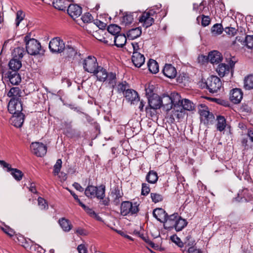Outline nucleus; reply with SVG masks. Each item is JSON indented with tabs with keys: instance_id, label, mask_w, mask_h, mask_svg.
I'll return each instance as SVG.
<instances>
[{
	"instance_id": "obj_30",
	"label": "nucleus",
	"mask_w": 253,
	"mask_h": 253,
	"mask_svg": "<svg viewBox=\"0 0 253 253\" xmlns=\"http://www.w3.org/2000/svg\"><path fill=\"white\" fill-rule=\"evenodd\" d=\"M9 69L11 70V71L18 72L19 69L22 66V63L20 60L16 58L11 59L9 62Z\"/></svg>"
},
{
	"instance_id": "obj_41",
	"label": "nucleus",
	"mask_w": 253,
	"mask_h": 253,
	"mask_svg": "<svg viewBox=\"0 0 253 253\" xmlns=\"http://www.w3.org/2000/svg\"><path fill=\"white\" fill-rule=\"evenodd\" d=\"M121 28L119 26L115 24H112L108 27L107 31L112 36H117L120 32Z\"/></svg>"
},
{
	"instance_id": "obj_46",
	"label": "nucleus",
	"mask_w": 253,
	"mask_h": 253,
	"mask_svg": "<svg viewBox=\"0 0 253 253\" xmlns=\"http://www.w3.org/2000/svg\"><path fill=\"white\" fill-rule=\"evenodd\" d=\"M223 28L220 24H216L214 25L211 28V32L213 34L218 35L222 33Z\"/></svg>"
},
{
	"instance_id": "obj_2",
	"label": "nucleus",
	"mask_w": 253,
	"mask_h": 253,
	"mask_svg": "<svg viewBox=\"0 0 253 253\" xmlns=\"http://www.w3.org/2000/svg\"><path fill=\"white\" fill-rule=\"evenodd\" d=\"M199 85L202 88H207L211 93L217 92L222 86V83L219 78L215 76H211L208 78L205 82L199 83Z\"/></svg>"
},
{
	"instance_id": "obj_15",
	"label": "nucleus",
	"mask_w": 253,
	"mask_h": 253,
	"mask_svg": "<svg viewBox=\"0 0 253 253\" xmlns=\"http://www.w3.org/2000/svg\"><path fill=\"white\" fill-rule=\"evenodd\" d=\"M171 118L174 120L175 118L178 120L182 119L185 114V110L179 105V103H175L172 107Z\"/></svg>"
},
{
	"instance_id": "obj_37",
	"label": "nucleus",
	"mask_w": 253,
	"mask_h": 253,
	"mask_svg": "<svg viewBox=\"0 0 253 253\" xmlns=\"http://www.w3.org/2000/svg\"><path fill=\"white\" fill-rule=\"evenodd\" d=\"M158 179L157 173L154 170H150L146 176V180L152 184L155 183L158 181Z\"/></svg>"
},
{
	"instance_id": "obj_31",
	"label": "nucleus",
	"mask_w": 253,
	"mask_h": 253,
	"mask_svg": "<svg viewBox=\"0 0 253 253\" xmlns=\"http://www.w3.org/2000/svg\"><path fill=\"white\" fill-rule=\"evenodd\" d=\"M53 5L55 8L59 10H65L69 6L67 0H54Z\"/></svg>"
},
{
	"instance_id": "obj_33",
	"label": "nucleus",
	"mask_w": 253,
	"mask_h": 253,
	"mask_svg": "<svg viewBox=\"0 0 253 253\" xmlns=\"http://www.w3.org/2000/svg\"><path fill=\"white\" fill-rule=\"evenodd\" d=\"M21 91L18 87H13L10 88L7 93V96L11 98L20 99Z\"/></svg>"
},
{
	"instance_id": "obj_5",
	"label": "nucleus",
	"mask_w": 253,
	"mask_h": 253,
	"mask_svg": "<svg viewBox=\"0 0 253 253\" xmlns=\"http://www.w3.org/2000/svg\"><path fill=\"white\" fill-rule=\"evenodd\" d=\"M84 194L87 197H96L98 199H103L105 195V186L101 185L96 187L89 185L85 188Z\"/></svg>"
},
{
	"instance_id": "obj_1",
	"label": "nucleus",
	"mask_w": 253,
	"mask_h": 253,
	"mask_svg": "<svg viewBox=\"0 0 253 253\" xmlns=\"http://www.w3.org/2000/svg\"><path fill=\"white\" fill-rule=\"evenodd\" d=\"M100 82H106L108 85L113 89L117 83L116 75L113 72L108 73L103 67L99 66L96 71L93 73Z\"/></svg>"
},
{
	"instance_id": "obj_40",
	"label": "nucleus",
	"mask_w": 253,
	"mask_h": 253,
	"mask_svg": "<svg viewBox=\"0 0 253 253\" xmlns=\"http://www.w3.org/2000/svg\"><path fill=\"white\" fill-rule=\"evenodd\" d=\"M217 123L216 124L217 129L220 131H223L226 126V120L225 118L221 116L217 118Z\"/></svg>"
},
{
	"instance_id": "obj_60",
	"label": "nucleus",
	"mask_w": 253,
	"mask_h": 253,
	"mask_svg": "<svg viewBox=\"0 0 253 253\" xmlns=\"http://www.w3.org/2000/svg\"><path fill=\"white\" fill-rule=\"evenodd\" d=\"M79 253H87V248L84 244H80L77 247Z\"/></svg>"
},
{
	"instance_id": "obj_6",
	"label": "nucleus",
	"mask_w": 253,
	"mask_h": 253,
	"mask_svg": "<svg viewBox=\"0 0 253 253\" xmlns=\"http://www.w3.org/2000/svg\"><path fill=\"white\" fill-rule=\"evenodd\" d=\"M199 113L201 122L205 125L212 124L214 121V116L211 113L206 106L201 104L199 107Z\"/></svg>"
},
{
	"instance_id": "obj_8",
	"label": "nucleus",
	"mask_w": 253,
	"mask_h": 253,
	"mask_svg": "<svg viewBox=\"0 0 253 253\" xmlns=\"http://www.w3.org/2000/svg\"><path fill=\"white\" fill-rule=\"evenodd\" d=\"M156 14V11L153 9L146 11L139 17V21L143 27H149L154 23V16Z\"/></svg>"
},
{
	"instance_id": "obj_50",
	"label": "nucleus",
	"mask_w": 253,
	"mask_h": 253,
	"mask_svg": "<svg viewBox=\"0 0 253 253\" xmlns=\"http://www.w3.org/2000/svg\"><path fill=\"white\" fill-rule=\"evenodd\" d=\"M245 44L249 48H253V36H247L245 40Z\"/></svg>"
},
{
	"instance_id": "obj_11",
	"label": "nucleus",
	"mask_w": 253,
	"mask_h": 253,
	"mask_svg": "<svg viewBox=\"0 0 253 253\" xmlns=\"http://www.w3.org/2000/svg\"><path fill=\"white\" fill-rule=\"evenodd\" d=\"M8 110L10 114L16 115L21 113L23 107L20 99L11 98L7 106Z\"/></svg>"
},
{
	"instance_id": "obj_24",
	"label": "nucleus",
	"mask_w": 253,
	"mask_h": 253,
	"mask_svg": "<svg viewBox=\"0 0 253 253\" xmlns=\"http://www.w3.org/2000/svg\"><path fill=\"white\" fill-rule=\"evenodd\" d=\"M11 121L12 124L14 126L16 127H20L22 126L24 121V115L22 113L13 115Z\"/></svg>"
},
{
	"instance_id": "obj_28",
	"label": "nucleus",
	"mask_w": 253,
	"mask_h": 253,
	"mask_svg": "<svg viewBox=\"0 0 253 253\" xmlns=\"http://www.w3.org/2000/svg\"><path fill=\"white\" fill-rule=\"evenodd\" d=\"M141 28L140 27H137L128 30L126 35L128 39L134 40L139 37L141 35Z\"/></svg>"
},
{
	"instance_id": "obj_22",
	"label": "nucleus",
	"mask_w": 253,
	"mask_h": 253,
	"mask_svg": "<svg viewBox=\"0 0 253 253\" xmlns=\"http://www.w3.org/2000/svg\"><path fill=\"white\" fill-rule=\"evenodd\" d=\"M208 58L212 64H218L222 60L221 54L216 50H213L209 53Z\"/></svg>"
},
{
	"instance_id": "obj_48",
	"label": "nucleus",
	"mask_w": 253,
	"mask_h": 253,
	"mask_svg": "<svg viewBox=\"0 0 253 253\" xmlns=\"http://www.w3.org/2000/svg\"><path fill=\"white\" fill-rule=\"evenodd\" d=\"M24 16L25 15L22 10L17 11L15 19V25L16 27H18L20 23L24 19Z\"/></svg>"
},
{
	"instance_id": "obj_18",
	"label": "nucleus",
	"mask_w": 253,
	"mask_h": 253,
	"mask_svg": "<svg viewBox=\"0 0 253 253\" xmlns=\"http://www.w3.org/2000/svg\"><path fill=\"white\" fill-rule=\"evenodd\" d=\"M64 51L67 57L70 58L74 59L80 55L78 49L71 44H67L65 45Z\"/></svg>"
},
{
	"instance_id": "obj_61",
	"label": "nucleus",
	"mask_w": 253,
	"mask_h": 253,
	"mask_svg": "<svg viewBox=\"0 0 253 253\" xmlns=\"http://www.w3.org/2000/svg\"><path fill=\"white\" fill-rule=\"evenodd\" d=\"M95 25L100 29H104L106 27V24L99 20H96L95 22Z\"/></svg>"
},
{
	"instance_id": "obj_47",
	"label": "nucleus",
	"mask_w": 253,
	"mask_h": 253,
	"mask_svg": "<svg viewBox=\"0 0 253 253\" xmlns=\"http://www.w3.org/2000/svg\"><path fill=\"white\" fill-rule=\"evenodd\" d=\"M62 162L61 159H59L56 161V162L53 167V168H54L53 174L55 175H58L59 174V173L60 172L61 167H62Z\"/></svg>"
},
{
	"instance_id": "obj_34",
	"label": "nucleus",
	"mask_w": 253,
	"mask_h": 253,
	"mask_svg": "<svg viewBox=\"0 0 253 253\" xmlns=\"http://www.w3.org/2000/svg\"><path fill=\"white\" fill-rule=\"evenodd\" d=\"M59 223L65 232H69L72 228V224L70 221L65 218L59 220Z\"/></svg>"
},
{
	"instance_id": "obj_45",
	"label": "nucleus",
	"mask_w": 253,
	"mask_h": 253,
	"mask_svg": "<svg viewBox=\"0 0 253 253\" xmlns=\"http://www.w3.org/2000/svg\"><path fill=\"white\" fill-rule=\"evenodd\" d=\"M10 171H11V174L16 180L20 181L22 179L23 173L21 170L11 168Z\"/></svg>"
},
{
	"instance_id": "obj_20",
	"label": "nucleus",
	"mask_w": 253,
	"mask_h": 253,
	"mask_svg": "<svg viewBox=\"0 0 253 253\" xmlns=\"http://www.w3.org/2000/svg\"><path fill=\"white\" fill-rule=\"evenodd\" d=\"M150 107L153 109H158L161 107V97L157 94H153L148 100Z\"/></svg>"
},
{
	"instance_id": "obj_36",
	"label": "nucleus",
	"mask_w": 253,
	"mask_h": 253,
	"mask_svg": "<svg viewBox=\"0 0 253 253\" xmlns=\"http://www.w3.org/2000/svg\"><path fill=\"white\" fill-rule=\"evenodd\" d=\"M149 71L153 74H156L159 71V65L158 63L153 59H150L147 63Z\"/></svg>"
},
{
	"instance_id": "obj_35",
	"label": "nucleus",
	"mask_w": 253,
	"mask_h": 253,
	"mask_svg": "<svg viewBox=\"0 0 253 253\" xmlns=\"http://www.w3.org/2000/svg\"><path fill=\"white\" fill-rule=\"evenodd\" d=\"M111 194L113 197L114 204L118 205L120 202V199L122 198L123 194L118 188H115L112 192Z\"/></svg>"
},
{
	"instance_id": "obj_63",
	"label": "nucleus",
	"mask_w": 253,
	"mask_h": 253,
	"mask_svg": "<svg viewBox=\"0 0 253 253\" xmlns=\"http://www.w3.org/2000/svg\"><path fill=\"white\" fill-rule=\"evenodd\" d=\"M0 165L2 166H3V168H7V171H10L11 168L9 164L6 163L4 161L0 160Z\"/></svg>"
},
{
	"instance_id": "obj_57",
	"label": "nucleus",
	"mask_w": 253,
	"mask_h": 253,
	"mask_svg": "<svg viewBox=\"0 0 253 253\" xmlns=\"http://www.w3.org/2000/svg\"><path fill=\"white\" fill-rule=\"evenodd\" d=\"M82 19L84 23H88L92 20V16L90 13H86L82 16Z\"/></svg>"
},
{
	"instance_id": "obj_42",
	"label": "nucleus",
	"mask_w": 253,
	"mask_h": 253,
	"mask_svg": "<svg viewBox=\"0 0 253 253\" xmlns=\"http://www.w3.org/2000/svg\"><path fill=\"white\" fill-rule=\"evenodd\" d=\"M244 87L246 89L253 88V75H249L245 79Z\"/></svg>"
},
{
	"instance_id": "obj_7",
	"label": "nucleus",
	"mask_w": 253,
	"mask_h": 253,
	"mask_svg": "<svg viewBox=\"0 0 253 253\" xmlns=\"http://www.w3.org/2000/svg\"><path fill=\"white\" fill-rule=\"evenodd\" d=\"M49 48L52 53H61L65 48V42L60 37L53 38L49 43Z\"/></svg>"
},
{
	"instance_id": "obj_12",
	"label": "nucleus",
	"mask_w": 253,
	"mask_h": 253,
	"mask_svg": "<svg viewBox=\"0 0 253 253\" xmlns=\"http://www.w3.org/2000/svg\"><path fill=\"white\" fill-rule=\"evenodd\" d=\"M30 149L33 153L38 157L43 156L47 152V147L43 143L39 142H32Z\"/></svg>"
},
{
	"instance_id": "obj_53",
	"label": "nucleus",
	"mask_w": 253,
	"mask_h": 253,
	"mask_svg": "<svg viewBox=\"0 0 253 253\" xmlns=\"http://www.w3.org/2000/svg\"><path fill=\"white\" fill-rule=\"evenodd\" d=\"M32 252H35V253H44L45 250H44L41 246L39 245L35 244L31 247Z\"/></svg>"
},
{
	"instance_id": "obj_23",
	"label": "nucleus",
	"mask_w": 253,
	"mask_h": 253,
	"mask_svg": "<svg viewBox=\"0 0 253 253\" xmlns=\"http://www.w3.org/2000/svg\"><path fill=\"white\" fill-rule=\"evenodd\" d=\"M153 214L158 221L161 222H165L166 218L167 216V213L166 211L162 208H157L153 211Z\"/></svg>"
},
{
	"instance_id": "obj_54",
	"label": "nucleus",
	"mask_w": 253,
	"mask_h": 253,
	"mask_svg": "<svg viewBox=\"0 0 253 253\" xmlns=\"http://www.w3.org/2000/svg\"><path fill=\"white\" fill-rule=\"evenodd\" d=\"M38 205L41 210H45L48 208V205L44 199L39 197L38 199Z\"/></svg>"
},
{
	"instance_id": "obj_58",
	"label": "nucleus",
	"mask_w": 253,
	"mask_h": 253,
	"mask_svg": "<svg viewBox=\"0 0 253 253\" xmlns=\"http://www.w3.org/2000/svg\"><path fill=\"white\" fill-rule=\"evenodd\" d=\"M2 230L9 236H12L15 234L14 231L8 226L2 227Z\"/></svg>"
},
{
	"instance_id": "obj_38",
	"label": "nucleus",
	"mask_w": 253,
	"mask_h": 253,
	"mask_svg": "<svg viewBox=\"0 0 253 253\" xmlns=\"http://www.w3.org/2000/svg\"><path fill=\"white\" fill-rule=\"evenodd\" d=\"M187 222L184 219L182 218L180 216L174 223V227L176 231L182 230L187 225Z\"/></svg>"
},
{
	"instance_id": "obj_62",
	"label": "nucleus",
	"mask_w": 253,
	"mask_h": 253,
	"mask_svg": "<svg viewBox=\"0 0 253 253\" xmlns=\"http://www.w3.org/2000/svg\"><path fill=\"white\" fill-rule=\"evenodd\" d=\"M188 253H202L200 250L195 248L193 246L188 248Z\"/></svg>"
},
{
	"instance_id": "obj_25",
	"label": "nucleus",
	"mask_w": 253,
	"mask_h": 253,
	"mask_svg": "<svg viewBox=\"0 0 253 253\" xmlns=\"http://www.w3.org/2000/svg\"><path fill=\"white\" fill-rule=\"evenodd\" d=\"M179 217L177 213H173L169 216L167 214L164 222L165 225L168 226V228H172Z\"/></svg>"
},
{
	"instance_id": "obj_4",
	"label": "nucleus",
	"mask_w": 253,
	"mask_h": 253,
	"mask_svg": "<svg viewBox=\"0 0 253 253\" xmlns=\"http://www.w3.org/2000/svg\"><path fill=\"white\" fill-rule=\"evenodd\" d=\"M24 42L26 43V50L29 54L35 55L39 54L41 45L37 40L27 35L24 37Z\"/></svg>"
},
{
	"instance_id": "obj_51",
	"label": "nucleus",
	"mask_w": 253,
	"mask_h": 253,
	"mask_svg": "<svg viewBox=\"0 0 253 253\" xmlns=\"http://www.w3.org/2000/svg\"><path fill=\"white\" fill-rule=\"evenodd\" d=\"M151 197L152 201L155 203L161 202L163 199L162 195L156 193H151Z\"/></svg>"
},
{
	"instance_id": "obj_55",
	"label": "nucleus",
	"mask_w": 253,
	"mask_h": 253,
	"mask_svg": "<svg viewBox=\"0 0 253 253\" xmlns=\"http://www.w3.org/2000/svg\"><path fill=\"white\" fill-rule=\"evenodd\" d=\"M150 189L149 186L147 183H143L142 184L141 194L143 195H147L150 192Z\"/></svg>"
},
{
	"instance_id": "obj_29",
	"label": "nucleus",
	"mask_w": 253,
	"mask_h": 253,
	"mask_svg": "<svg viewBox=\"0 0 253 253\" xmlns=\"http://www.w3.org/2000/svg\"><path fill=\"white\" fill-rule=\"evenodd\" d=\"M126 38L124 34H119L114 37L115 45L117 47H122L126 43Z\"/></svg>"
},
{
	"instance_id": "obj_64",
	"label": "nucleus",
	"mask_w": 253,
	"mask_h": 253,
	"mask_svg": "<svg viewBox=\"0 0 253 253\" xmlns=\"http://www.w3.org/2000/svg\"><path fill=\"white\" fill-rule=\"evenodd\" d=\"M73 186L77 190L79 191L80 192H83L84 190V189L83 187L81 186V185L77 183V182H74L73 184Z\"/></svg>"
},
{
	"instance_id": "obj_52",
	"label": "nucleus",
	"mask_w": 253,
	"mask_h": 253,
	"mask_svg": "<svg viewBox=\"0 0 253 253\" xmlns=\"http://www.w3.org/2000/svg\"><path fill=\"white\" fill-rule=\"evenodd\" d=\"M85 212L91 217L99 219V216L95 213V212L89 207L85 206V208H83Z\"/></svg>"
},
{
	"instance_id": "obj_27",
	"label": "nucleus",
	"mask_w": 253,
	"mask_h": 253,
	"mask_svg": "<svg viewBox=\"0 0 253 253\" xmlns=\"http://www.w3.org/2000/svg\"><path fill=\"white\" fill-rule=\"evenodd\" d=\"M134 12H126L120 19L121 24L126 25L131 24L133 21V14Z\"/></svg>"
},
{
	"instance_id": "obj_13",
	"label": "nucleus",
	"mask_w": 253,
	"mask_h": 253,
	"mask_svg": "<svg viewBox=\"0 0 253 253\" xmlns=\"http://www.w3.org/2000/svg\"><path fill=\"white\" fill-rule=\"evenodd\" d=\"M145 57L141 52H133L131 60L133 65L137 68L141 67L145 62Z\"/></svg>"
},
{
	"instance_id": "obj_3",
	"label": "nucleus",
	"mask_w": 253,
	"mask_h": 253,
	"mask_svg": "<svg viewBox=\"0 0 253 253\" xmlns=\"http://www.w3.org/2000/svg\"><path fill=\"white\" fill-rule=\"evenodd\" d=\"M180 96L178 93H172L170 96L164 94L161 97V107H163L166 111H169L172 108L174 104L179 102Z\"/></svg>"
},
{
	"instance_id": "obj_9",
	"label": "nucleus",
	"mask_w": 253,
	"mask_h": 253,
	"mask_svg": "<svg viewBox=\"0 0 253 253\" xmlns=\"http://www.w3.org/2000/svg\"><path fill=\"white\" fill-rule=\"evenodd\" d=\"M138 211V208L136 203L133 204L129 201L122 202L121 206V213L122 215L126 216L129 214H133Z\"/></svg>"
},
{
	"instance_id": "obj_44",
	"label": "nucleus",
	"mask_w": 253,
	"mask_h": 253,
	"mask_svg": "<svg viewBox=\"0 0 253 253\" xmlns=\"http://www.w3.org/2000/svg\"><path fill=\"white\" fill-rule=\"evenodd\" d=\"M131 46L133 49V52H141L143 51V43L141 42H132Z\"/></svg>"
},
{
	"instance_id": "obj_43",
	"label": "nucleus",
	"mask_w": 253,
	"mask_h": 253,
	"mask_svg": "<svg viewBox=\"0 0 253 253\" xmlns=\"http://www.w3.org/2000/svg\"><path fill=\"white\" fill-rule=\"evenodd\" d=\"M183 244H184V246L190 248L195 244V241L190 234H188L184 238Z\"/></svg>"
},
{
	"instance_id": "obj_26",
	"label": "nucleus",
	"mask_w": 253,
	"mask_h": 253,
	"mask_svg": "<svg viewBox=\"0 0 253 253\" xmlns=\"http://www.w3.org/2000/svg\"><path fill=\"white\" fill-rule=\"evenodd\" d=\"M217 73L220 77H224L230 72V67L228 65L225 63L219 64L216 70Z\"/></svg>"
},
{
	"instance_id": "obj_17",
	"label": "nucleus",
	"mask_w": 253,
	"mask_h": 253,
	"mask_svg": "<svg viewBox=\"0 0 253 253\" xmlns=\"http://www.w3.org/2000/svg\"><path fill=\"white\" fill-rule=\"evenodd\" d=\"M243 98V92L240 89H233L230 92V100L235 104L240 103Z\"/></svg>"
},
{
	"instance_id": "obj_49",
	"label": "nucleus",
	"mask_w": 253,
	"mask_h": 253,
	"mask_svg": "<svg viewBox=\"0 0 253 253\" xmlns=\"http://www.w3.org/2000/svg\"><path fill=\"white\" fill-rule=\"evenodd\" d=\"M128 87V85L126 82L121 83L118 85V91L119 92H124L125 93L126 90L129 89Z\"/></svg>"
},
{
	"instance_id": "obj_16",
	"label": "nucleus",
	"mask_w": 253,
	"mask_h": 253,
	"mask_svg": "<svg viewBox=\"0 0 253 253\" xmlns=\"http://www.w3.org/2000/svg\"><path fill=\"white\" fill-rule=\"evenodd\" d=\"M69 15L73 19L80 16L82 13V8L77 4H70L67 9Z\"/></svg>"
},
{
	"instance_id": "obj_10",
	"label": "nucleus",
	"mask_w": 253,
	"mask_h": 253,
	"mask_svg": "<svg viewBox=\"0 0 253 253\" xmlns=\"http://www.w3.org/2000/svg\"><path fill=\"white\" fill-rule=\"evenodd\" d=\"M84 69L89 73H94L98 67L96 58L92 56H88L85 58L83 63Z\"/></svg>"
},
{
	"instance_id": "obj_59",
	"label": "nucleus",
	"mask_w": 253,
	"mask_h": 253,
	"mask_svg": "<svg viewBox=\"0 0 253 253\" xmlns=\"http://www.w3.org/2000/svg\"><path fill=\"white\" fill-rule=\"evenodd\" d=\"M210 23V18L208 16H203L202 20V26L206 27L209 25Z\"/></svg>"
},
{
	"instance_id": "obj_32",
	"label": "nucleus",
	"mask_w": 253,
	"mask_h": 253,
	"mask_svg": "<svg viewBox=\"0 0 253 253\" xmlns=\"http://www.w3.org/2000/svg\"><path fill=\"white\" fill-rule=\"evenodd\" d=\"M177 103H179V105L183 108V109L188 111L192 110L194 108L193 103L188 99L181 100L180 99L179 102H177Z\"/></svg>"
},
{
	"instance_id": "obj_56",
	"label": "nucleus",
	"mask_w": 253,
	"mask_h": 253,
	"mask_svg": "<svg viewBox=\"0 0 253 253\" xmlns=\"http://www.w3.org/2000/svg\"><path fill=\"white\" fill-rule=\"evenodd\" d=\"M237 30L233 27H226L225 29V32L230 36H234L237 33Z\"/></svg>"
},
{
	"instance_id": "obj_19",
	"label": "nucleus",
	"mask_w": 253,
	"mask_h": 253,
	"mask_svg": "<svg viewBox=\"0 0 253 253\" xmlns=\"http://www.w3.org/2000/svg\"><path fill=\"white\" fill-rule=\"evenodd\" d=\"M164 75L170 79L175 78L177 74V71L174 67L171 64H166L163 70Z\"/></svg>"
},
{
	"instance_id": "obj_39",
	"label": "nucleus",
	"mask_w": 253,
	"mask_h": 253,
	"mask_svg": "<svg viewBox=\"0 0 253 253\" xmlns=\"http://www.w3.org/2000/svg\"><path fill=\"white\" fill-rule=\"evenodd\" d=\"M25 52V51L23 47H17L13 49L12 55L13 58L20 60L23 57Z\"/></svg>"
},
{
	"instance_id": "obj_14",
	"label": "nucleus",
	"mask_w": 253,
	"mask_h": 253,
	"mask_svg": "<svg viewBox=\"0 0 253 253\" xmlns=\"http://www.w3.org/2000/svg\"><path fill=\"white\" fill-rule=\"evenodd\" d=\"M125 96L131 104H135L139 101V97L136 91L133 89H129L126 90L124 93Z\"/></svg>"
},
{
	"instance_id": "obj_21",
	"label": "nucleus",
	"mask_w": 253,
	"mask_h": 253,
	"mask_svg": "<svg viewBox=\"0 0 253 253\" xmlns=\"http://www.w3.org/2000/svg\"><path fill=\"white\" fill-rule=\"evenodd\" d=\"M7 77L10 83L13 85H17L21 81V78L18 72L8 71Z\"/></svg>"
}]
</instances>
